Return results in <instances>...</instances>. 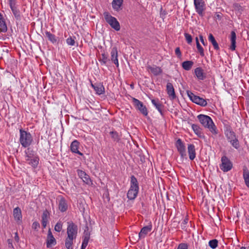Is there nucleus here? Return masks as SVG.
I'll use <instances>...</instances> for the list:
<instances>
[{"label": "nucleus", "instance_id": "obj_1", "mask_svg": "<svg viewBox=\"0 0 249 249\" xmlns=\"http://www.w3.org/2000/svg\"><path fill=\"white\" fill-rule=\"evenodd\" d=\"M77 226L72 222H68L67 229V237L65 240V247L67 249H73V240L76 239L77 235Z\"/></svg>", "mask_w": 249, "mask_h": 249}, {"label": "nucleus", "instance_id": "obj_2", "mask_svg": "<svg viewBox=\"0 0 249 249\" xmlns=\"http://www.w3.org/2000/svg\"><path fill=\"white\" fill-rule=\"evenodd\" d=\"M197 118L202 125L208 128L212 134L216 135L218 133V130L210 117L200 114L197 116Z\"/></svg>", "mask_w": 249, "mask_h": 249}, {"label": "nucleus", "instance_id": "obj_3", "mask_svg": "<svg viewBox=\"0 0 249 249\" xmlns=\"http://www.w3.org/2000/svg\"><path fill=\"white\" fill-rule=\"evenodd\" d=\"M139 191V186L136 177L132 175L130 178V188L127 193V197L129 200H134L137 196Z\"/></svg>", "mask_w": 249, "mask_h": 249}, {"label": "nucleus", "instance_id": "obj_4", "mask_svg": "<svg viewBox=\"0 0 249 249\" xmlns=\"http://www.w3.org/2000/svg\"><path fill=\"white\" fill-rule=\"evenodd\" d=\"M19 142L22 147L27 148L29 147L33 142V138L31 134L23 129H19Z\"/></svg>", "mask_w": 249, "mask_h": 249}, {"label": "nucleus", "instance_id": "obj_5", "mask_svg": "<svg viewBox=\"0 0 249 249\" xmlns=\"http://www.w3.org/2000/svg\"><path fill=\"white\" fill-rule=\"evenodd\" d=\"M106 21L115 30H120V25L116 18L112 16L108 12H105L103 14Z\"/></svg>", "mask_w": 249, "mask_h": 249}, {"label": "nucleus", "instance_id": "obj_6", "mask_svg": "<svg viewBox=\"0 0 249 249\" xmlns=\"http://www.w3.org/2000/svg\"><path fill=\"white\" fill-rule=\"evenodd\" d=\"M187 94L190 99L195 104L202 107H205L207 106V102L204 99L195 95L193 92L189 90L187 91Z\"/></svg>", "mask_w": 249, "mask_h": 249}, {"label": "nucleus", "instance_id": "obj_7", "mask_svg": "<svg viewBox=\"0 0 249 249\" xmlns=\"http://www.w3.org/2000/svg\"><path fill=\"white\" fill-rule=\"evenodd\" d=\"M17 26H21V20L24 17L17 6L10 8Z\"/></svg>", "mask_w": 249, "mask_h": 249}, {"label": "nucleus", "instance_id": "obj_8", "mask_svg": "<svg viewBox=\"0 0 249 249\" xmlns=\"http://www.w3.org/2000/svg\"><path fill=\"white\" fill-rule=\"evenodd\" d=\"M221 164L220 165V168L224 172H227L231 170L232 167V163L231 160L226 156L222 157Z\"/></svg>", "mask_w": 249, "mask_h": 249}, {"label": "nucleus", "instance_id": "obj_9", "mask_svg": "<svg viewBox=\"0 0 249 249\" xmlns=\"http://www.w3.org/2000/svg\"><path fill=\"white\" fill-rule=\"evenodd\" d=\"M132 101L135 108L139 110L144 116H146L148 115V111L146 107L143 105V103L135 98H133Z\"/></svg>", "mask_w": 249, "mask_h": 249}, {"label": "nucleus", "instance_id": "obj_10", "mask_svg": "<svg viewBox=\"0 0 249 249\" xmlns=\"http://www.w3.org/2000/svg\"><path fill=\"white\" fill-rule=\"evenodd\" d=\"M175 146L181 157L184 158L186 156V147L185 143L180 139H178L176 143Z\"/></svg>", "mask_w": 249, "mask_h": 249}, {"label": "nucleus", "instance_id": "obj_11", "mask_svg": "<svg viewBox=\"0 0 249 249\" xmlns=\"http://www.w3.org/2000/svg\"><path fill=\"white\" fill-rule=\"evenodd\" d=\"M196 12L200 16H203L205 9V3L203 0H194Z\"/></svg>", "mask_w": 249, "mask_h": 249}, {"label": "nucleus", "instance_id": "obj_12", "mask_svg": "<svg viewBox=\"0 0 249 249\" xmlns=\"http://www.w3.org/2000/svg\"><path fill=\"white\" fill-rule=\"evenodd\" d=\"M152 229V225L151 224L143 227L139 233V239L145 238L146 235L148 232H150Z\"/></svg>", "mask_w": 249, "mask_h": 249}, {"label": "nucleus", "instance_id": "obj_13", "mask_svg": "<svg viewBox=\"0 0 249 249\" xmlns=\"http://www.w3.org/2000/svg\"><path fill=\"white\" fill-rule=\"evenodd\" d=\"M77 174L80 178H81L83 181L87 184H89L91 183V180L89 177L85 172L81 170H77Z\"/></svg>", "mask_w": 249, "mask_h": 249}, {"label": "nucleus", "instance_id": "obj_14", "mask_svg": "<svg viewBox=\"0 0 249 249\" xmlns=\"http://www.w3.org/2000/svg\"><path fill=\"white\" fill-rule=\"evenodd\" d=\"M167 93L171 100H174L176 98L175 89L172 83L168 82L166 85Z\"/></svg>", "mask_w": 249, "mask_h": 249}, {"label": "nucleus", "instance_id": "obj_15", "mask_svg": "<svg viewBox=\"0 0 249 249\" xmlns=\"http://www.w3.org/2000/svg\"><path fill=\"white\" fill-rule=\"evenodd\" d=\"M79 147V142L77 140L72 141L70 145V149L72 153H76L80 156H82L83 154L78 150Z\"/></svg>", "mask_w": 249, "mask_h": 249}, {"label": "nucleus", "instance_id": "obj_16", "mask_svg": "<svg viewBox=\"0 0 249 249\" xmlns=\"http://www.w3.org/2000/svg\"><path fill=\"white\" fill-rule=\"evenodd\" d=\"M68 208V205L66 199L62 196H60L58 203L59 210L61 212H66Z\"/></svg>", "mask_w": 249, "mask_h": 249}, {"label": "nucleus", "instance_id": "obj_17", "mask_svg": "<svg viewBox=\"0 0 249 249\" xmlns=\"http://www.w3.org/2000/svg\"><path fill=\"white\" fill-rule=\"evenodd\" d=\"M110 54L112 61L118 67L119 66V61L118 59V51L116 47H114L111 49Z\"/></svg>", "mask_w": 249, "mask_h": 249}, {"label": "nucleus", "instance_id": "obj_18", "mask_svg": "<svg viewBox=\"0 0 249 249\" xmlns=\"http://www.w3.org/2000/svg\"><path fill=\"white\" fill-rule=\"evenodd\" d=\"M91 86L93 88L97 94L101 95L105 93V88L102 84H93L91 83Z\"/></svg>", "mask_w": 249, "mask_h": 249}, {"label": "nucleus", "instance_id": "obj_19", "mask_svg": "<svg viewBox=\"0 0 249 249\" xmlns=\"http://www.w3.org/2000/svg\"><path fill=\"white\" fill-rule=\"evenodd\" d=\"M147 69L155 76L160 75L162 72V69L156 65H148L147 66Z\"/></svg>", "mask_w": 249, "mask_h": 249}, {"label": "nucleus", "instance_id": "obj_20", "mask_svg": "<svg viewBox=\"0 0 249 249\" xmlns=\"http://www.w3.org/2000/svg\"><path fill=\"white\" fill-rule=\"evenodd\" d=\"M56 244V240L53 237L50 230H49L47 235V247H51L52 245Z\"/></svg>", "mask_w": 249, "mask_h": 249}, {"label": "nucleus", "instance_id": "obj_21", "mask_svg": "<svg viewBox=\"0 0 249 249\" xmlns=\"http://www.w3.org/2000/svg\"><path fill=\"white\" fill-rule=\"evenodd\" d=\"M124 0H113L111 5L112 8L116 11H119L122 9Z\"/></svg>", "mask_w": 249, "mask_h": 249}, {"label": "nucleus", "instance_id": "obj_22", "mask_svg": "<svg viewBox=\"0 0 249 249\" xmlns=\"http://www.w3.org/2000/svg\"><path fill=\"white\" fill-rule=\"evenodd\" d=\"M188 153L189 154V159L191 160H193L196 158V153L195 146L193 144H189L188 145Z\"/></svg>", "mask_w": 249, "mask_h": 249}, {"label": "nucleus", "instance_id": "obj_23", "mask_svg": "<svg viewBox=\"0 0 249 249\" xmlns=\"http://www.w3.org/2000/svg\"><path fill=\"white\" fill-rule=\"evenodd\" d=\"M50 217V213L47 210L43 211L42 216H41V224L43 228H45L49 218Z\"/></svg>", "mask_w": 249, "mask_h": 249}, {"label": "nucleus", "instance_id": "obj_24", "mask_svg": "<svg viewBox=\"0 0 249 249\" xmlns=\"http://www.w3.org/2000/svg\"><path fill=\"white\" fill-rule=\"evenodd\" d=\"M151 102L153 104V105L156 107V108L158 110V111L160 113L161 115H163V106L161 104L158 99L155 100L152 99L151 100Z\"/></svg>", "mask_w": 249, "mask_h": 249}, {"label": "nucleus", "instance_id": "obj_25", "mask_svg": "<svg viewBox=\"0 0 249 249\" xmlns=\"http://www.w3.org/2000/svg\"><path fill=\"white\" fill-rule=\"evenodd\" d=\"M195 73L197 78L200 80H203L206 78L203 69L200 67H197L195 70Z\"/></svg>", "mask_w": 249, "mask_h": 249}, {"label": "nucleus", "instance_id": "obj_26", "mask_svg": "<svg viewBox=\"0 0 249 249\" xmlns=\"http://www.w3.org/2000/svg\"><path fill=\"white\" fill-rule=\"evenodd\" d=\"M192 128L193 130L194 133L199 138H204L205 136L203 135L202 132H201V129L200 128V127L195 124H192Z\"/></svg>", "mask_w": 249, "mask_h": 249}, {"label": "nucleus", "instance_id": "obj_27", "mask_svg": "<svg viewBox=\"0 0 249 249\" xmlns=\"http://www.w3.org/2000/svg\"><path fill=\"white\" fill-rule=\"evenodd\" d=\"M236 36L234 31H231V33L230 41L231 45L230 47V49L231 51H234L236 48Z\"/></svg>", "mask_w": 249, "mask_h": 249}, {"label": "nucleus", "instance_id": "obj_28", "mask_svg": "<svg viewBox=\"0 0 249 249\" xmlns=\"http://www.w3.org/2000/svg\"><path fill=\"white\" fill-rule=\"evenodd\" d=\"M7 31V26L5 19L2 15L0 13V31L5 33Z\"/></svg>", "mask_w": 249, "mask_h": 249}, {"label": "nucleus", "instance_id": "obj_29", "mask_svg": "<svg viewBox=\"0 0 249 249\" xmlns=\"http://www.w3.org/2000/svg\"><path fill=\"white\" fill-rule=\"evenodd\" d=\"M45 35L47 37L48 40L53 44H55L58 42V38H57L54 35L51 33L50 32L46 31Z\"/></svg>", "mask_w": 249, "mask_h": 249}, {"label": "nucleus", "instance_id": "obj_30", "mask_svg": "<svg viewBox=\"0 0 249 249\" xmlns=\"http://www.w3.org/2000/svg\"><path fill=\"white\" fill-rule=\"evenodd\" d=\"M225 134L227 137L228 142L236 138L235 133L230 128L227 129L225 132Z\"/></svg>", "mask_w": 249, "mask_h": 249}, {"label": "nucleus", "instance_id": "obj_31", "mask_svg": "<svg viewBox=\"0 0 249 249\" xmlns=\"http://www.w3.org/2000/svg\"><path fill=\"white\" fill-rule=\"evenodd\" d=\"M13 215L15 220L19 221L21 219V211L19 207H16L13 210Z\"/></svg>", "mask_w": 249, "mask_h": 249}, {"label": "nucleus", "instance_id": "obj_32", "mask_svg": "<svg viewBox=\"0 0 249 249\" xmlns=\"http://www.w3.org/2000/svg\"><path fill=\"white\" fill-rule=\"evenodd\" d=\"M243 177L245 184L249 188V170L246 167L243 169Z\"/></svg>", "mask_w": 249, "mask_h": 249}, {"label": "nucleus", "instance_id": "obj_33", "mask_svg": "<svg viewBox=\"0 0 249 249\" xmlns=\"http://www.w3.org/2000/svg\"><path fill=\"white\" fill-rule=\"evenodd\" d=\"M194 65V62L192 61H185L182 62V67L186 71H189L191 69Z\"/></svg>", "mask_w": 249, "mask_h": 249}, {"label": "nucleus", "instance_id": "obj_34", "mask_svg": "<svg viewBox=\"0 0 249 249\" xmlns=\"http://www.w3.org/2000/svg\"><path fill=\"white\" fill-rule=\"evenodd\" d=\"M39 158L38 157L35 156L33 157L30 160L28 161V163L31 165L34 168H36L38 164Z\"/></svg>", "mask_w": 249, "mask_h": 249}, {"label": "nucleus", "instance_id": "obj_35", "mask_svg": "<svg viewBox=\"0 0 249 249\" xmlns=\"http://www.w3.org/2000/svg\"><path fill=\"white\" fill-rule=\"evenodd\" d=\"M208 39L213 44L214 49L217 50L219 49L218 43L216 41L214 36L212 34H209L208 36Z\"/></svg>", "mask_w": 249, "mask_h": 249}, {"label": "nucleus", "instance_id": "obj_36", "mask_svg": "<svg viewBox=\"0 0 249 249\" xmlns=\"http://www.w3.org/2000/svg\"><path fill=\"white\" fill-rule=\"evenodd\" d=\"M109 134L111 136V139L113 141L116 142H119L120 140V136L118 133L115 131H112L109 132Z\"/></svg>", "mask_w": 249, "mask_h": 249}, {"label": "nucleus", "instance_id": "obj_37", "mask_svg": "<svg viewBox=\"0 0 249 249\" xmlns=\"http://www.w3.org/2000/svg\"><path fill=\"white\" fill-rule=\"evenodd\" d=\"M107 54L105 53L101 54V56L100 57L99 61L101 62L102 65H106L107 62L108 61Z\"/></svg>", "mask_w": 249, "mask_h": 249}, {"label": "nucleus", "instance_id": "obj_38", "mask_svg": "<svg viewBox=\"0 0 249 249\" xmlns=\"http://www.w3.org/2000/svg\"><path fill=\"white\" fill-rule=\"evenodd\" d=\"M229 142L234 148L238 149L240 147L239 142L237 138L230 141Z\"/></svg>", "mask_w": 249, "mask_h": 249}, {"label": "nucleus", "instance_id": "obj_39", "mask_svg": "<svg viewBox=\"0 0 249 249\" xmlns=\"http://www.w3.org/2000/svg\"><path fill=\"white\" fill-rule=\"evenodd\" d=\"M89 236H85L83 240L82 246L81 249H85L87 247L89 241Z\"/></svg>", "mask_w": 249, "mask_h": 249}, {"label": "nucleus", "instance_id": "obj_40", "mask_svg": "<svg viewBox=\"0 0 249 249\" xmlns=\"http://www.w3.org/2000/svg\"><path fill=\"white\" fill-rule=\"evenodd\" d=\"M209 245L212 249H215L218 246V240L217 239H213L209 241Z\"/></svg>", "mask_w": 249, "mask_h": 249}, {"label": "nucleus", "instance_id": "obj_41", "mask_svg": "<svg viewBox=\"0 0 249 249\" xmlns=\"http://www.w3.org/2000/svg\"><path fill=\"white\" fill-rule=\"evenodd\" d=\"M25 153L26 160L27 161H29L33 157H34L35 156L32 153H30V151H29V149H28L27 150H25Z\"/></svg>", "mask_w": 249, "mask_h": 249}, {"label": "nucleus", "instance_id": "obj_42", "mask_svg": "<svg viewBox=\"0 0 249 249\" xmlns=\"http://www.w3.org/2000/svg\"><path fill=\"white\" fill-rule=\"evenodd\" d=\"M63 223L59 221L54 226V230L57 232H60L62 229Z\"/></svg>", "mask_w": 249, "mask_h": 249}, {"label": "nucleus", "instance_id": "obj_43", "mask_svg": "<svg viewBox=\"0 0 249 249\" xmlns=\"http://www.w3.org/2000/svg\"><path fill=\"white\" fill-rule=\"evenodd\" d=\"M66 43L68 45L74 46L75 41L74 38L70 36L66 39Z\"/></svg>", "mask_w": 249, "mask_h": 249}, {"label": "nucleus", "instance_id": "obj_44", "mask_svg": "<svg viewBox=\"0 0 249 249\" xmlns=\"http://www.w3.org/2000/svg\"><path fill=\"white\" fill-rule=\"evenodd\" d=\"M184 36L185 37L187 42L188 44H190L192 42V37L190 34L185 33H184Z\"/></svg>", "mask_w": 249, "mask_h": 249}, {"label": "nucleus", "instance_id": "obj_45", "mask_svg": "<svg viewBox=\"0 0 249 249\" xmlns=\"http://www.w3.org/2000/svg\"><path fill=\"white\" fill-rule=\"evenodd\" d=\"M233 7L235 11H238L239 13H241V11H242V7L238 3H235L233 5Z\"/></svg>", "mask_w": 249, "mask_h": 249}, {"label": "nucleus", "instance_id": "obj_46", "mask_svg": "<svg viewBox=\"0 0 249 249\" xmlns=\"http://www.w3.org/2000/svg\"><path fill=\"white\" fill-rule=\"evenodd\" d=\"M8 2L10 8L17 6L16 0H8Z\"/></svg>", "mask_w": 249, "mask_h": 249}, {"label": "nucleus", "instance_id": "obj_47", "mask_svg": "<svg viewBox=\"0 0 249 249\" xmlns=\"http://www.w3.org/2000/svg\"><path fill=\"white\" fill-rule=\"evenodd\" d=\"M188 219L187 218H185L181 224V227L182 229L185 228L186 225L188 223Z\"/></svg>", "mask_w": 249, "mask_h": 249}, {"label": "nucleus", "instance_id": "obj_48", "mask_svg": "<svg viewBox=\"0 0 249 249\" xmlns=\"http://www.w3.org/2000/svg\"><path fill=\"white\" fill-rule=\"evenodd\" d=\"M177 249H188V246L186 244H180Z\"/></svg>", "mask_w": 249, "mask_h": 249}, {"label": "nucleus", "instance_id": "obj_49", "mask_svg": "<svg viewBox=\"0 0 249 249\" xmlns=\"http://www.w3.org/2000/svg\"><path fill=\"white\" fill-rule=\"evenodd\" d=\"M197 50H198V52L199 53L200 55L201 56H204V50H203V48L201 46H200L197 47Z\"/></svg>", "mask_w": 249, "mask_h": 249}, {"label": "nucleus", "instance_id": "obj_50", "mask_svg": "<svg viewBox=\"0 0 249 249\" xmlns=\"http://www.w3.org/2000/svg\"><path fill=\"white\" fill-rule=\"evenodd\" d=\"M39 226L40 225L39 223L36 221L34 222L32 225V228L35 230L37 229L38 228H39Z\"/></svg>", "mask_w": 249, "mask_h": 249}, {"label": "nucleus", "instance_id": "obj_51", "mask_svg": "<svg viewBox=\"0 0 249 249\" xmlns=\"http://www.w3.org/2000/svg\"><path fill=\"white\" fill-rule=\"evenodd\" d=\"M175 53L178 57H181V52H180V49L179 47H177L176 48Z\"/></svg>", "mask_w": 249, "mask_h": 249}, {"label": "nucleus", "instance_id": "obj_52", "mask_svg": "<svg viewBox=\"0 0 249 249\" xmlns=\"http://www.w3.org/2000/svg\"><path fill=\"white\" fill-rule=\"evenodd\" d=\"M201 42L202 43V44L204 45V46H205L207 44V42H205L204 40V39H201Z\"/></svg>", "mask_w": 249, "mask_h": 249}, {"label": "nucleus", "instance_id": "obj_53", "mask_svg": "<svg viewBox=\"0 0 249 249\" xmlns=\"http://www.w3.org/2000/svg\"><path fill=\"white\" fill-rule=\"evenodd\" d=\"M246 222L249 225V216L246 217Z\"/></svg>", "mask_w": 249, "mask_h": 249}, {"label": "nucleus", "instance_id": "obj_54", "mask_svg": "<svg viewBox=\"0 0 249 249\" xmlns=\"http://www.w3.org/2000/svg\"><path fill=\"white\" fill-rule=\"evenodd\" d=\"M19 239L18 236V233H16V236H15V240L18 241Z\"/></svg>", "mask_w": 249, "mask_h": 249}, {"label": "nucleus", "instance_id": "obj_55", "mask_svg": "<svg viewBox=\"0 0 249 249\" xmlns=\"http://www.w3.org/2000/svg\"><path fill=\"white\" fill-rule=\"evenodd\" d=\"M196 48L201 46L199 42H196Z\"/></svg>", "mask_w": 249, "mask_h": 249}, {"label": "nucleus", "instance_id": "obj_56", "mask_svg": "<svg viewBox=\"0 0 249 249\" xmlns=\"http://www.w3.org/2000/svg\"><path fill=\"white\" fill-rule=\"evenodd\" d=\"M199 38L200 39V41H201V39H204L202 35L199 36Z\"/></svg>", "mask_w": 249, "mask_h": 249}, {"label": "nucleus", "instance_id": "obj_57", "mask_svg": "<svg viewBox=\"0 0 249 249\" xmlns=\"http://www.w3.org/2000/svg\"><path fill=\"white\" fill-rule=\"evenodd\" d=\"M196 42H199L197 37H196Z\"/></svg>", "mask_w": 249, "mask_h": 249}, {"label": "nucleus", "instance_id": "obj_58", "mask_svg": "<svg viewBox=\"0 0 249 249\" xmlns=\"http://www.w3.org/2000/svg\"><path fill=\"white\" fill-rule=\"evenodd\" d=\"M239 249H246V248L244 247H242Z\"/></svg>", "mask_w": 249, "mask_h": 249}]
</instances>
